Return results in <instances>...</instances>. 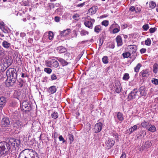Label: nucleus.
Here are the masks:
<instances>
[{
	"instance_id": "f257e3e1",
	"label": "nucleus",
	"mask_w": 158,
	"mask_h": 158,
	"mask_svg": "<svg viewBox=\"0 0 158 158\" xmlns=\"http://www.w3.org/2000/svg\"><path fill=\"white\" fill-rule=\"evenodd\" d=\"M19 139L10 138L8 142L5 141L0 142V156H6L10 152L11 146L15 148L18 147L20 144Z\"/></svg>"
},
{
	"instance_id": "f03ea898",
	"label": "nucleus",
	"mask_w": 158,
	"mask_h": 158,
	"mask_svg": "<svg viewBox=\"0 0 158 158\" xmlns=\"http://www.w3.org/2000/svg\"><path fill=\"white\" fill-rule=\"evenodd\" d=\"M7 79L6 81L7 86L10 87L13 85L15 83L17 77L16 70L14 68H9L6 71Z\"/></svg>"
},
{
	"instance_id": "7ed1b4c3",
	"label": "nucleus",
	"mask_w": 158,
	"mask_h": 158,
	"mask_svg": "<svg viewBox=\"0 0 158 158\" xmlns=\"http://www.w3.org/2000/svg\"><path fill=\"white\" fill-rule=\"evenodd\" d=\"M28 149H26L22 151L19 155V158H39L36 153L31 155Z\"/></svg>"
},
{
	"instance_id": "20e7f679",
	"label": "nucleus",
	"mask_w": 158,
	"mask_h": 158,
	"mask_svg": "<svg viewBox=\"0 0 158 158\" xmlns=\"http://www.w3.org/2000/svg\"><path fill=\"white\" fill-rule=\"evenodd\" d=\"M139 90L135 88L132 90L128 94L127 96L128 101H133L138 96Z\"/></svg>"
},
{
	"instance_id": "39448f33",
	"label": "nucleus",
	"mask_w": 158,
	"mask_h": 158,
	"mask_svg": "<svg viewBox=\"0 0 158 158\" xmlns=\"http://www.w3.org/2000/svg\"><path fill=\"white\" fill-rule=\"evenodd\" d=\"M22 109L25 111H29L31 110V106L30 104H28V102L25 101L22 103Z\"/></svg>"
},
{
	"instance_id": "423d86ee",
	"label": "nucleus",
	"mask_w": 158,
	"mask_h": 158,
	"mask_svg": "<svg viewBox=\"0 0 158 158\" xmlns=\"http://www.w3.org/2000/svg\"><path fill=\"white\" fill-rule=\"evenodd\" d=\"M46 62L48 66L50 67L51 65L53 67L57 68L59 66L58 62L55 59H52L51 60H48Z\"/></svg>"
},
{
	"instance_id": "0eeeda50",
	"label": "nucleus",
	"mask_w": 158,
	"mask_h": 158,
	"mask_svg": "<svg viewBox=\"0 0 158 158\" xmlns=\"http://www.w3.org/2000/svg\"><path fill=\"white\" fill-rule=\"evenodd\" d=\"M113 89L115 91L114 93L119 94L121 92V87L120 83L118 81L116 82L114 85Z\"/></svg>"
},
{
	"instance_id": "6e6552de",
	"label": "nucleus",
	"mask_w": 158,
	"mask_h": 158,
	"mask_svg": "<svg viewBox=\"0 0 158 158\" xmlns=\"http://www.w3.org/2000/svg\"><path fill=\"white\" fill-rule=\"evenodd\" d=\"M115 141L112 139H109L106 142V148L107 149H110L114 144Z\"/></svg>"
},
{
	"instance_id": "1a4fd4ad",
	"label": "nucleus",
	"mask_w": 158,
	"mask_h": 158,
	"mask_svg": "<svg viewBox=\"0 0 158 158\" xmlns=\"http://www.w3.org/2000/svg\"><path fill=\"white\" fill-rule=\"evenodd\" d=\"M10 121L8 118L5 117L2 118L1 124L3 127H8L10 125Z\"/></svg>"
},
{
	"instance_id": "9d476101",
	"label": "nucleus",
	"mask_w": 158,
	"mask_h": 158,
	"mask_svg": "<svg viewBox=\"0 0 158 158\" xmlns=\"http://www.w3.org/2000/svg\"><path fill=\"white\" fill-rule=\"evenodd\" d=\"M102 124L101 122H99L96 123L94 128V131L95 133H98L100 132L102 129Z\"/></svg>"
},
{
	"instance_id": "9b49d317",
	"label": "nucleus",
	"mask_w": 158,
	"mask_h": 158,
	"mask_svg": "<svg viewBox=\"0 0 158 158\" xmlns=\"http://www.w3.org/2000/svg\"><path fill=\"white\" fill-rule=\"evenodd\" d=\"M6 103V98L4 97H0V110L2 109Z\"/></svg>"
},
{
	"instance_id": "f8f14e48",
	"label": "nucleus",
	"mask_w": 158,
	"mask_h": 158,
	"mask_svg": "<svg viewBox=\"0 0 158 158\" xmlns=\"http://www.w3.org/2000/svg\"><path fill=\"white\" fill-rule=\"evenodd\" d=\"M56 59L58 60L62 65V66H64L68 65L69 63L67 62V60L62 58L58 57H56Z\"/></svg>"
},
{
	"instance_id": "ddd939ff",
	"label": "nucleus",
	"mask_w": 158,
	"mask_h": 158,
	"mask_svg": "<svg viewBox=\"0 0 158 158\" xmlns=\"http://www.w3.org/2000/svg\"><path fill=\"white\" fill-rule=\"evenodd\" d=\"M4 64L6 65L7 67H8L11 65L12 62V60L9 57H6L4 58L3 60Z\"/></svg>"
},
{
	"instance_id": "4468645a",
	"label": "nucleus",
	"mask_w": 158,
	"mask_h": 158,
	"mask_svg": "<svg viewBox=\"0 0 158 158\" xmlns=\"http://www.w3.org/2000/svg\"><path fill=\"white\" fill-rule=\"evenodd\" d=\"M149 74L148 70L147 69L143 70L139 73V75L143 77H148Z\"/></svg>"
},
{
	"instance_id": "2eb2a0df",
	"label": "nucleus",
	"mask_w": 158,
	"mask_h": 158,
	"mask_svg": "<svg viewBox=\"0 0 158 158\" xmlns=\"http://www.w3.org/2000/svg\"><path fill=\"white\" fill-rule=\"evenodd\" d=\"M139 91L140 94L142 96H146L147 94L146 88L144 86H141L139 88Z\"/></svg>"
},
{
	"instance_id": "dca6fc26",
	"label": "nucleus",
	"mask_w": 158,
	"mask_h": 158,
	"mask_svg": "<svg viewBox=\"0 0 158 158\" xmlns=\"http://www.w3.org/2000/svg\"><path fill=\"white\" fill-rule=\"evenodd\" d=\"M14 127H16L17 128L20 129L22 128L25 125V124H23L22 123L19 121H16L15 123L14 124Z\"/></svg>"
},
{
	"instance_id": "f3484780",
	"label": "nucleus",
	"mask_w": 158,
	"mask_h": 158,
	"mask_svg": "<svg viewBox=\"0 0 158 158\" xmlns=\"http://www.w3.org/2000/svg\"><path fill=\"white\" fill-rule=\"evenodd\" d=\"M130 49L129 52L132 54H134L135 53L137 49V47L135 45H130L128 46Z\"/></svg>"
},
{
	"instance_id": "a211bd4d",
	"label": "nucleus",
	"mask_w": 158,
	"mask_h": 158,
	"mask_svg": "<svg viewBox=\"0 0 158 158\" xmlns=\"http://www.w3.org/2000/svg\"><path fill=\"white\" fill-rule=\"evenodd\" d=\"M70 31L71 30L70 29H67L63 31H60V32L61 36H64L68 35L69 34Z\"/></svg>"
},
{
	"instance_id": "6ab92c4d",
	"label": "nucleus",
	"mask_w": 158,
	"mask_h": 158,
	"mask_svg": "<svg viewBox=\"0 0 158 158\" xmlns=\"http://www.w3.org/2000/svg\"><path fill=\"white\" fill-rule=\"evenodd\" d=\"M116 41L118 46H120L123 44L122 40L120 36L118 35L116 38Z\"/></svg>"
},
{
	"instance_id": "aec40b11",
	"label": "nucleus",
	"mask_w": 158,
	"mask_h": 158,
	"mask_svg": "<svg viewBox=\"0 0 158 158\" xmlns=\"http://www.w3.org/2000/svg\"><path fill=\"white\" fill-rule=\"evenodd\" d=\"M56 88L55 86H51L48 88V92L51 94H53L56 92Z\"/></svg>"
},
{
	"instance_id": "412c9836",
	"label": "nucleus",
	"mask_w": 158,
	"mask_h": 158,
	"mask_svg": "<svg viewBox=\"0 0 158 158\" xmlns=\"http://www.w3.org/2000/svg\"><path fill=\"white\" fill-rule=\"evenodd\" d=\"M2 45L4 48L6 49L9 48L10 47L11 45V44L10 43L6 40H4L2 42Z\"/></svg>"
},
{
	"instance_id": "4be33fe9",
	"label": "nucleus",
	"mask_w": 158,
	"mask_h": 158,
	"mask_svg": "<svg viewBox=\"0 0 158 158\" xmlns=\"http://www.w3.org/2000/svg\"><path fill=\"white\" fill-rule=\"evenodd\" d=\"M84 24L86 27L90 29H92L93 28V24L91 22L89 21H85L84 23Z\"/></svg>"
},
{
	"instance_id": "5701e85b",
	"label": "nucleus",
	"mask_w": 158,
	"mask_h": 158,
	"mask_svg": "<svg viewBox=\"0 0 158 158\" xmlns=\"http://www.w3.org/2000/svg\"><path fill=\"white\" fill-rule=\"evenodd\" d=\"M97 6H93L90 8L88 10L89 13H91V14H95L97 10Z\"/></svg>"
},
{
	"instance_id": "b1692460",
	"label": "nucleus",
	"mask_w": 158,
	"mask_h": 158,
	"mask_svg": "<svg viewBox=\"0 0 158 158\" xmlns=\"http://www.w3.org/2000/svg\"><path fill=\"white\" fill-rule=\"evenodd\" d=\"M149 128H148V130L152 132L155 131L156 128L155 126L150 124L149 125Z\"/></svg>"
},
{
	"instance_id": "393cba45",
	"label": "nucleus",
	"mask_w": 158,
	"mask_h": 158,
	"mask_svg": "<svg viewBox=\"0 0 158 158\" xmlns=\"http://www.w3.org/2000/svg\"><path fill=\"white\" fill-rule=\"evenodd\" d=\"M117 117L118 118V119L119 121L121 122H122L124 119L123 114L120 112H118L117 113Z\"/></svg>"
},
{
	"instance_id": "a878e982",
	"label": "nucleus",
	"mask_w": 158,
	"mask_h": 158,
	"mask_svg": "<svg viewBox=\"0 0 158 158\" xmlns=\"http://www.w3.org/2000/svg\"><path fill=\"white\" fill-rule=\"evenodd\" d=\"M102 30L101 26L100 25L95 26L94 28V32L98 33L101 31Z\"/></svg>"
},
{
	"instance_id": "bb28decb",
	"label": "nucleus",
	"mask_w": 158,
	"mask_h": 158,
	"mask_svg": "<svg viewBox=\"0 0 158 158\" xmlns=\"http://www.w3.org/2000/svg\"><path fill=\"white\" fill-rule=\"evenodd\" d=\"M7 67L4 64H3L2 62H0V71H4Z\"/></svg>"
},
{
	"instance_id": "cd10ccee",
	"label": "nucleus",
	"mask_w": 158,
	"mask_h": 158,
	"mask_svg": "<svg viewBox=\"0 0 158 158\" xmlns=\"http://www.w3.org/2000/svg\"><path fill=\"white\" fill-rule=\"evenodd\" d=\"M58 50L59 51L60 53H64L66 51V49L62 46L59 47L58 48Z\"/></svg>"
},
{
	"instance_id": "c85d7f7f",
	"label": "nucleus",
	"mask_w": 158,
	"mask_h": 158,
	"mask_svg": "<svg viewBox=\"0 0 158 158\" xmlns=\"http://www.w3.org/2000/svg\"><path fill=\"white\" fill-rule=\"evenodd\" d=\"M137 128V126L136 125H135L133 126L132 127H131L129 129V131L130 132V134H131L133 132H134L135 131Z\"/></svg>"
},
{
	"instance_id": "c756f323",
	"label": "nucleus",
	"mask_w": 158,
	"mask_h": 158,
	"mask_svg": "<svg viewBox=\"0 0 158 158\" xmlns=\"http://www.w3.org/2000/svg\"><path fill=\"white\" fill-rule=\"evenodd\" d=\"M149 7L152 9L154 8L156 6V3L153 1L149 2Z\"/></svg>"
},
{
	"instance_id": "7c9ffc66",
	"label": "nucleus",
	"mask_w": 158,
	"mask_h": 158,
	"mask_svg": "<svg viewBox=\"0 0 158 158\" xmlns=\"http://www.w3.org/2000/svg\"><path fill=\"white\" fill-rule=\"evenodd\" d=\"M89 34V31L85 30H82L80 32V35L81 36H84L86 35H88Z\"/></svg>"
},
{
	"instance_id": "2f4dec72",
	"label": "nucleus",
	"mask_w": 158,
	"mask_h": 158,
	"mask_svg": "<svg viewBox=\"0 0 158 158\" xmlns=\"http://www.w3.org/2000/svg\"><path fill=\"white\" fill-rule=\"evenodd\" d=\"M68 137L70 141V143L71 144L74 140V136L72 134H69Z\"/></svg>"
},
{
	"instance_id": "473e14b6",
	"label": "nucleus",
	"mask_w": 158,
	"mask_h": 158,
	"mask_svg": "<svg viewBox=\"0 0 158 158\" xmlns=\"http://www.w3.org/2000/svg\"><path fill=\"white\" fill-rule=\"evenodd\" d=\"M158 66V65L156 64H155L153 66V72L155 73H156L157 72Z\"/></svg>"
},
{
	"instance_id": "72a5a7b5",
	"label": "nucleus",
	"mask_w": 158,
	"mask_h": 158,
	"mask_svg": "<svg viewBox=\"0 0 158 158\" xmlns=\"http://www.w3.org/2000/svg\"><path fill=\"white\" fill-rule=\"evenodd\" d=\"M102 61L104 64H107L108 63V57L106 56H105L102 58Z\"/></svg>"
},
{
	"instance_id": "f704fd0d",
	"label": "nucleus",
	"mask_w": 158,
	"mask_h": 158,
	"mask_svg": "<svg viewBox=\"0 0 158 158\" xmlns=\"http://www.w3.org/2000/svg\"><path fill=\"white\" fill-rule=\"evenodd\" d=\"M152 145V143L150 141H146L144 144V147L146 148H149Z\"/></svg>"
},
{
	"instance_id": "c9c22d12",
	"label": "nucleus",
	"mask_w": 158,
	"mask_h": 158,
	"mask_svg": "<svg viewBox=\"0 0 158 158\" xmlns=\"http://www.w3.org/2000/svg\"><path fill=\"white\" fill-rule=\"evenodd\" d=\"M70 54L68 52H66L64 55V58L66 60H68L70 58Z\"/></svg>"
},
{
	"instance_id": "e433bc0d",
	"label": "nucleus",
	"mask_w": 158,
	"mask_h": 158,
	"mask_svg": "<svg viewBox=\"0 0 158 158\" xmlns=\"http://www.w3.org/2000/svg\"><path fill=\"white\" fill-rule=\"evenodd\" d=\"M119 27L118 25L117 24L115 23V22H114V23H113L112 24L110 27V31H112L113 29L115 27Z\"/></svg>"
},
{
	"instance_id": "4c0bfd02",
	"label": "nucleus",
	"mask_w": 158,
	"mask_h": 158,
	"mask_svg": "<svg viewBox=\"0 0 158 158\" xmlns=\"http://www.w3.org/2000/svg\"><path fill=\"white\" fill-rule=\"evenodd\" d=\"M149 123H148L145 121H144L141 123L142 126L143 127H146L147 129L148 128V127L149 126Z\"/></svg>"
},
{
	"instance_id": "58836bf2",
	"label": "nucleus",
	"mask_w": 158,
	"mask_h": 158,
	"mask_svg": "<svg viewBox=\"0 0 158 158\" xmlns=\"http://www.w3.org/2000/svg\"><path fill=\"white\" fill-rule=\"evenodd\" d=\"M141 65L140 64L138 63L134 68V71L136 72H138Z\"/></svg>"
},
{
	"instance_id": "ea45409f",
	"label": "nucleus",
	"mask_w": 158,
	"mask_h": 158,
	"mask_svg": "<svg viewBox=\"0 0 158 158\" xmlns=\"http://www.w3.org/2000/svg\"><path fill=\"white\" fill-rule=\"evenodd\" d=\"M131 53L129 52H126L123 53L122 54V55L124 58H127L131 56Z\"/></svg>"
},
{
	"instance_id": "a19ab883",
	"label": "nucleus",
	"mask_w": 158,
	"mask_h": 158,
	"mask_svg": "<svg viewBox=\"0 0 158 158\" xmlns=\"http://www.w3.org/2000/svg\"><path fill=\"white\" fill-rule=\"evenodd\" d=\"M51 115L52 118L56 119L58 118V114L56 112H54L53 113L51 114Z\"/></svg>"
},
{
	"instance_id": "79ce46f5",
	"label": "nucleus",
	"mask_w": 158,
	"mask_h": 158,
	"mask_svg": "<svg viewBox=\"0 0 158 158\" xmlns=\"http://www.w3.org/2000/svg\"><path fill=\"white\" fill-rule=\"evenodd\" d=\"M24 81L22 79L19 80V81H18V84L19 87L20 88H22L23 85Z\"/></svg>"
},
{
	"instance_id": "37998d69",
	"label": "nucleus",
	"mask_w": 158,
	"mask_h": 158,
	"mask_svg": "<svg viewBox=\"0 0 158 158\" xmlns=\"http://www.w3.org/2000/svg\"><path fill=\"white\" fill-rule=\"evenodd\" d=\"M129 78V74L125 73L124 74L123 77V79L125 81H127Z\"/></svg>"
},
{
	"instance_id": "c03bdc74",
	"label": "nucleus",
	"mask_w": 158,
	"mask_h": 158,
	"mask_svg": "<svg viewBox=\"0 0 158 158\" xmlns=\"http://www.w3.org/2000/svg\"><path fill=\"white\" fill-rule=\"evenodd\" d=\"M152 83L156 85H158V79L155 78H152L151 80Z\"/></svg>"
},
{
	"instance_id": "a18cd8bd",
	"label": "nucleus",
	"mask_w": 158,
	"mask_h": 158,
	"mask_svg": "<svg viewBox=\"0 0 158 158\" xmlns=\"http://www.w3.org/2000/svg\"><path fill=\"white\" fill-rule=\"evenodd\" d=\"M44 71L48 74H50L52 72V70L51 69L49 68H45L44 69Z\"/></svg>"
},
{
	"instance_id": "49530a36",
	"label": "nucleus",
	"mask_w": 158,
	"mask_h": 158,
	"mask_svg": "<svg viewBox=\"0 0 158 158\" xmlns=\"http://www.w3.org/2000/svg\"><path fill=\"white\" fill-rule=\"evenodd\" d=\"M145 45L148 46H150L151 43V41L150 38H148L145 41Z\"/></svg>"
},
{
	"instance_id": "de8ad7c7",
	"label": "nucleus",
	"mask_w": 158,
	"mask_h": 158,
	"mask_svg": "<svg viewBox=\"0 0 158 158\" xmlns=\"http://www.w3.org/2000/svg\"><path fill=\"white\" fill-rule=\"evenodd\" d=\"M53 34L52 31H50L48 33V39L50 40H52L53 37Z\"/></svg>"
},
{
	"instance_id": "09e8293b",
	"label": "nucleus",
	"mask_w": 158,
	"mask_h": 158,
	"mask_svg": "<svg viewBox=\"0 0 158 158\" xmlns=\"http://www.w3.org/2000/svg\"><path fill=\"white\" fill-rule=\"evenodd\" d=\"M113 33H116L120 30V28L119 26L118 27H115L112 30Z\"/></svg>"
},
{
	"instance_id": "8fccbe9b",
	"label": "nucleus",
	"mask_w": 158,
	"mask_h": 158,
	"mask_svg": "<svg viewBox=\"0 0 158 158\" xmlns=\"http://www.w3.org/2000/svg\"><path fill=\"white\" fill-rule=\"evenodd\" d=\"M102 24L105 27H107L109 24V21L107 20H104L102 22Z\"/></svg>"
},
{
	"instance_id": "3c124183",
	"label": "nucleus",
	"mask_w": 158,
	"mask_h": 158,
	"mask_svg": "<svg viewBox=\"0 0 158 158\" xmlns=\"http://www.w3.org/2000/svg\"><path fill=\"white\" fill-rule=\"evenodd\" d=\"M149 26L148 24H145L142 27V28L145 31H147L149 29Z\"/></svg>"
},
{
	"instance_id": "603ef678",
	"label": "nucleus",
	"mask_w": 158,
	"mask_h": 158,
	"mask_svg": "<svg viewBox=\"0 0 158 158\" xmlns=\"http://www.w3.org/2000/svg\"><path fill=\"white\" fill-rule=\"evenodd\" d=\"M112 135L113 136V137H114V138L116 139H117L118 138V135L117 133H116L114 131H113L112 133Z\"/></svg>"
},
{
	"instance_id": "864d4df0",
	"label": "nucleus",
	"mask_w": 158,
	"mask_h": 158,
	"mask_svg": "<svg viewBox=\"0 0 158 158\" xmlns=\"http://www.w3.org/2000/svg\"><path fill=\"white\" fill-rule=\"evenodd\" d=\"M79 16L78 14H76L73 16V18L75 20H78L77 18L79 17Z\"/></svg>"
},
{
	"instance_id": "5fc2aeb1",
	"label": "nucleus",
	"mask_w": 158,
	"mask_h": 158,
	"mask_svg": "<svg viewBox=\"0 0 158 158\" xmlns=\"http://www.w3.org/2000/svg\"><path fill=\"white\" fill-rule=\"evenodd\" d=\"M59 139L60 141H62L63 143H64L66 141L62 135H60L59 136Z\"/></svg>"
},
{
	"instance_id": "6e6d98bb",
	"label": "nucleus",
	"mask_w": 158,
	"mask_h": 158,
	"mask_svg": "<svg viewBox=\"0 0 158 158\" xmlns=\"http://www.w3.org/2000/svg\"><path fill=\"white\" fill-rule=\"evenodd\" d=\"M156 28L155 27H151L149 29V31L150 33H152L155 32L156 31Z\"/></svg>"
},
{
	"instance_id": "4d7b16f0",
	"label": "nucleus",
	"mask_w": 158,
	"mask_h": 158,
	"mask_svg": "<svg viewBox=\"0 0 158 158\" xmlns=\"http://www.w3.org/2000/svg\"><path fill=\"white\" fill-rule=\"evenodd\" d=\"M4 25L3 22H1L0 23V28L2 30L4 29Z\"/></svg>"
},
{
	"instance_id": "13d9d810",
	"label": "nucleus",
	"mask_w": 158,
	"mask_h": 158,
	"mask_svg": "<svg viewBox=\"0 0 158 158\" xmlns=\"http://www.w3.org/2000/svg\"><path fill=\"white\" fill-rule=\"evenodd\" d=\"M54 20L56 22H59L60 20V18L58 16H56L55 17Z\"/></svg>"
},
{
	"instance_id": "bf43d9fd",
	"label": "nucleus",
	"mask_w": 158,
	"mask_h": 158,
	"mask_svg": "<svg viewBox=\"0 0 158 158\" xmlns=\"http://www.w3.org/2000/svg\"><path fill=\"white\" fill-rule=\"evenodd\" d=\"M4 55V52L2 50H0V58H2Z\"/></svg>"
},
{
	"instance_id": "052dcab7",
	"label": "nucleus",
	"mask_w": 158,
	"mask_h": 158,
	"mask_svg": "<svg viewBox=\"0 0 158 158\" xmlns=\"http://www.w3.org/2000/svg\"><path fill=\"white\" fill-rule=\"evenodd\" d=\"M51 78L52 80H54L56 79L57 77L55 74H53L51 75Z\"/></svg>"
},
{
	"instance_id": "680f3d73",
	"label": "nucleus",
	"mask_w": 158,
	"mask_h": 158,
	"mask_svg": "<svg viewBox=\"0 0 158 158\" xmlns=\"http://www.w3.org/2000/svg\"><path fill=\"white\" fill-rule=\"evenodd\" d=\"M146 49L143 48L140 50V52L141 54H143L145 53L146 52Z\"/></svg>"
},
{
	"instance_id": "e2e57ef3",
	"label": "nucleus",
	"mask_w": 158,
	"mask_h": 158,
	"mask_svg": "<svg viewBox=\"0 0 158 158\" xmlns=\"http://www.w3.org/2000/svg\"><path fill=\"white\" fill-rule=\"evenodd\" d=\"M146 133L144 131H142L141 132V133L140 134V136H141L144 137V136L146 135Z\"/></svg>"
},
{
	"instance_id": "0e129e2a",
	"label": "nucleus",
	"mask_w": 158,
	"mask_h": 158,
	"mask_svg": "<svg viewBox=\"0 0 158 158\" xmlns=\"http://www.w3.org/2000/svg\"><path fill=\"white\" fill-rule=\"evenodd\" d=\"M129 10H130L133 12L135 10V8L134 6H132L130 7Z\"/></svg>"
},
{
	"instance_id": "69168bd1",
	"label": "nucleus",
	"mask_w": 158,
	"mask_h": 158,
	"mask_svg": "<svg viewBox=\"0 0 158 158\" xmlns=\"http://www.w3.org/2000/svg\"><path fill=\"white\" fill-rule=\"evenodd\" d=\"M103 39L102 38H101L100 39V40H99V46H101L103 43Z\"/></svg>"
},
{
	"instance_id": "338daca9",
	"label": "nucleus",
	"mask_w": 158,
	"mask_h": 158,
	"mask_svg": "<svg viewBox=\"0 0 158 158\" xmlns=\"http://www.w3.org/2000/svg\"><path fill=\"white\" fill-rule=\"evenodd\" d=\"M126 155L124 152L123 153L120 158H126Z\"/></svg>"
},
{
	"instance_id": "774afa93",
	"label": "nucleus",
	"mask_w": 158,
	"mask_h": 158,
	"mask_svg": "<svg viewBox=\"0 0 158 158\" xmlns=\"http://www.w3.org/2000/svg\"><path fill=\"white\" fill-rule=\"evenodd\" d=\"M85 2H84L83 3H81V4H78V5H77V6L78 7H82L83 6H84L85 5Z\"/></svg>"
}]
</instances>
